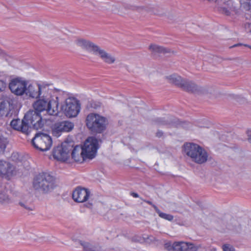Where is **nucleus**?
Here are the masks:
<instances>
[{
	"label": "nucleus",
	"instance_id": "4",
	"mask_svg": "<svg viewBox=\"0 0 251 251\" xmlns=\"http://www.w3.org/2000/svg\"><path fill=\"white\" fill-rule=\"evenodd\" d=\"M107 124L106 118L98 114L90 113L86 119L87 127L93 132H102L105 129Z\"/></svg>",
	"mask_w": 251,
	"mask_h": 251
},
{
	"label": "nucleus",
	"instance_id": "7",
	"mask_svg": "<svg viewBox=\"0 0 251 251\" xmlns=\"http://www.w3.org/2000/svg\"><path fill=\"white\" fill-rule=\"evenodd\" d=\"M80 105L79 101L74 98H69L65 100V104L62 106L66 116L69 118L76 117L79 113Z\"/></svg>",
	"mask_w": 251,
	"mask_h": 251
},
{
	"label": "nucleus",
	"instance_id": "3",
	"mask_svg": "<svg viewBox=\"0 0 251 251\" xmlns=\"http://www.w3.org/2000/svg\"><path fill=\"white\" fill-rule=\"evenodd\" d=\"M54 177L48 173H41L37 175L33 180V186L35 189L48 192L55 187Z\"/></svg>",
	"mask_w": 251,
	"mask_h": 251
},
{
	"label": "nucleus",
	"instance_id": "30",
	"mask_svg": "<svg viewBox=\"0 0 251 251\" xmlns=\"http://www.w3.org/2000/svg\"><path fill=\"white\" fill-rule=\"evenodd\" d=\"M5 148V144L3 143V141L0 140V153L3 152Z\"/></svg>",
	"mask_w": 251,
	"mask_h": 251
},
{
	"label": "nucleus",
	"instance_id": "17",
	"mask_svg": "<svg viewBox=\"0 0 251 251\" xmlns=\"http://www.w3.org/2000/svg\"><path fill=\"white\" fill-rule=\"evenodd\" d=\"M75 44L77 46L93 54L98 46L90 41L82 38L76 39Z\"/></svg>",
	"mask_w": 251,
	"mask_h": 251
},
{
	"label": "nucleus",
	"instance_id": "23",
	"mask_svg": "<svg viewBox=\"0 0 251 251\" xmlns=\"http://www.w3.org/2000/svg\"><path fill=\"white\" fill-rule=\"evenodd\" d=\"M80 243L85 251H100V247L92 242L81 241Z\"/></svg>",
	"mask_w": 251,
	"mask_h": 251
},
{
	"label": "nucleus",
	"instance_id": "25",
	"mask_svg": "<svg viewBox=\"0 0 251 251\" xmlns=\"http://www.w3.org/2000/svg\"><path fill=\"white\" fill-rule=\"evenodd\" d=\"M153 207L154 208V209L156 213L158 214L159 216L165 220H168L169 221H172L174 217L173 215L171 214H166L163 212H162L160 210L158 209V208L155 205H153Z\"/></svg>",
	"mask_w": 251,
	"mask_h": 251
},
{
	"label": "nucleus",
	"instance_id": "20",
	"mask_svg": "<svg viewBox=\"0 0 251 251\" xmlns=\"http://www.w3.org/2000/svg\"><path fill=\"white\" fill-rule=\"evenodd\" d=\"M72 157L76 162H82L87 159L81 146H76L72 150Z\"/></svg>",
	"mask_w": 251,
	"mask_h": 251
},
{
	"label": "nucleus",
	"instance_id": "35",
	"mask_svg": "<svg viewBox=\"0 0 251 251\" xmlns=\"http://www.w3.org/2000/svg\"><path fill=\"white\" fill-rule=\"evenodd\" d=\"M20 205H22V206H24L26 209H29L28 207H26L25 206L24 204H23V203H20Z\"/></svg>",
	"mask_w": 251,
	"mask_h": 251
},
{
	"label": "nucleus",
	"instance_id": "37",
	"mask_svg": "<svg viewBox=\"0 0 251 251\" xmlns=\"http://www.w3.org/2000/svg\"><path fill=\"white\" fill-rule=\"evenodd\" d=\"M146 202H147V203H149L150 204H152L151 202L150 201H146Z\"/></svg>",
	"mask_w": 251,
	"mask_h": 251
},
{
	"label": "nucleus",
	"instance_id": "31",
	"mask_svg": "<svg viewBox=\"0 0 251 251\" xmlns=\"http://www.w3.org/2000/svg\"><path fill=\"white\" fill-rule=\"evenodd\" d=\"M158 122L159 124L161 125H167V123L165 121L163 120L162 119H158Z\"/></svg>",
	"mask_w": 251,
	"mask_h": 251
},
{
	"label": "nucleus",
	"instance_id": "16",
	"mask_svg": "<svg viewBox=\"0 0 251 251\" xmlns=\"http://www.w3.org/2000/svg\"><path fill=\"white\" fill-rule=\"evenodd\" d=\"M199 246L193 244L184 242H176L174 243V251H197Z\"/></svg>",
	"mask_w": 251,
	"mask_h": 251
},
{
	"label": "nucleus",
	"instance_id": "9",
	"mask_svg": "<svg viewBox=\"0 0 251 251\" xmlns=\"http://www.w3.org/2000/svg\"><path fill=\"white\" fill-rule=\"evenodd\" d=\"M87 159H93L96 155L99 148L98 141L93 137H88L82 147Z\"/></svg>",
	"mask_w": 251,
	"mask_h": 251
},
{
	"label": "nucleus",
	"instance_id": "19",
	"mask_svg": "<svg viewBox=\"0 0 251 251\" xmlns=\"http://www.w3.org/2000/svg\"><path fill=\"white\" fill-rule=\"evenodd\" d=\"M7 191L0 192V203L6 205L13 202L14 201H18L19 198L21 197L20 193H13L12 196H10Z\"/></svg>",
	"mask_w": 251,
	"mask_h": 251
},
{
	"label": "nucleus",
	"instance_id": "18",
	"mask_svg": "<svg viewBox=\"0 0 251 251\" xmlns=\"http://www.w3.org/2000/svg\"><path fill=\"white\" fill-rule=\"evenodd\" d=\"M94 54L98 56L106 63L111 64L115 61V57L110 53H108L99 46H98Z\"/></svg>",
	"mask_w": 251,
	"mask_h": 251
},
{
	"label": "nucleus",
	"instance_id": "15",
	"mask_svg": "<svg viewBox=\"0 0 251 251\" xmlns=\"http://www.w3.org/2000/svg\"><path fill=\"white\" fill-rule=\"evenodd\" d=\"M90 196V192L85 188L77 187L73 193V200L77 202H84L87 201Z\"/></svg>",
	"mask_w": 251,
	"mask_h": 251
},
{
	"label": "nucleus",
	"instance_id": "22",
	"mask_svg": "<svg viewBox=\"0 0 251 251\" xmlns=\"http://www.w3.org/2000/svg\"><path fill=\"white\" fill-rule=\"evenodd\" d=\"M11 126L14 129L21 131L24 133L28 131V124L25 120V117L22 121L20 119H14L10 123Z\"/></svg>",
	"mask_w": 251,
	"mask_h": 251
},
{
	"label": "nucleus",
	"instance_id": "33",
	"mask_svg": "<svg viewBox=\"0 0 251 251\" xmlns=\"http://www.w3.org/2000/svg\"><path fill=\"white\" fill-rule=\"evenodd\" d=\"M92 205V203H89V202L86 204V206L88 208H91Z\"/></svg>",
	"mask_w": 251,
	"mask_h": 251
},
{
	"label": "nucleus",
	"instance_id": "14",
	"mask_svg": "<svg viewBox=\"0 0 251 251\" xmlns=\"http://www.w3.org/2000/svg\"><path fill=\"white\" fill-rule=\"evenodd\" d=\"M217 9L222 14L229 15L234 10L233 2L230 0H216Z\"/></svg>",
	"mask_w": 251,
	"mask_h": 251
},
{
	"label": "nucleus",
	"instance_id": "13",
	"mask_svg": "<svg viewBox=\"0 0 251 251\" xmlns=\"http://www.w3.org/2000/svg\"><path fill=\"white\" fill-rule=\"evenodd\" d=\"M14 108V99L11 96H6L0 99V114L8 116Z\"/></svg>",
	"mask_w": 251,
	"mask_h": 251
},
{
	"label": "nucleus",
	"instance_id": "11",
	"mask_svg": "<svg viewBox=\"0 0 251 251\" xmlns=\"http://www.w3.org/2000/svg\"><path fill=\"white\" fill-rule=\"evenodd\" d=\"M27 83L21 78L12 79L9 83V88L12 93L17 96H22L25 93Z\"/></svg>",
	"mask_w": 251,
	"mask_h": 251
},
{
	"label": "nucleus",
	"instance_id": "21",
	"mask_svg": "<svg viewBox=\"0 0 251 251\" xmlns=\"http://www.w3.org/2000/svg\"><path fill=\"white\" fill-rule=\"evenodd\" d=\"M14 167L9 162L0 160V176L8 177L12 175Z\"/></svg>",
	"mask_w": 251,
	"mask_h": 251
},
{
	"label": "nucleus",
	"instance_id": "6",
	"mask_svg": "<svg viewBox=\"0 0 251 251\" xmlns=\"http://www.w3.org/2000/svg\"><path fill=\"white\" fill-rule=\"evenodd\" d=\"M42 112L34 109L29 111L25 114V120L28 124V130L31 127L38 129L43 127L44 121L40 114Z\"/></svg>",
	"mask_w": 251,
	"mask_h": 251
},
{
	"label": "nucleus",
	"instance_id": "32",
	"mask_svg": "<svg viewBox=\"0 0 251 251\" xmlns=\"http://www.w3.org/2000/svg\"><path fill=\"white\" fill-rule=\"evenodd\" d=\"M130 195L134 198H138L139 197L138 194L136 193L132 192V193H131Z\"/></svg>",
	"mask_w": 251,
	"mask_h": 251
},
{
	"label": "nucleus",
	"instance_id": "8",
	"mask_svg": "<svg viewBox=\"0 0 251 251\" xmlns=\"http://www.w3.org/2000/svg\"><path fill=\"white\" fill-rule=\"evenodd\" d=\"M167 78L169 82L177 85L186 91L193 92L196 90L197 87L193 82L186 79H183L181 76L176 74L168 76Z\"/></svg>",
	"mask_w": 251,
	"mask_h": 251
},
{
	"label": "nucleus",
	"instance_id": "34",
	"mask_svg": "<svg viewBox=\"0 0 251 251\" xmlns=\"http://www.w3.org/2000/svg\"><path fill=\"white\" fill-rule=\"evenodd\" d=\"M162 135V133L160 132H158L157 133V136L158 137H160Z\"/></svg>",
	"mask_w": 251,
	"mask_h": 251
},
{
	"label": "nucleus",
	"instance_id": "39",
	"mask_svg": "<svg viewBox=\"0 0 251 251\" xmlns=\"http://www.w3.org/2000/svg\"><path fill=\"white\" fill-rule=\"evenodd\" d=\"M250 48L251 49V47H250Z\"/></svg>",
	"mask_w": 251,
	"mask_h": 251
},
{
	"label": "nucleus",
	"instance_id": "28",
	"mask_svg": "<svg viewBox=\"0 0 251 251\" xmlns=\"http://www.w3.org/2000/svg\"><path fill=\"white\" fill-rule=\"evenodd\" d=\"M6 84L5 81L0 80V92L3 91L6 88Z\"/></svg>",
	"mask_w": 251,
	"mask_h": 251
},
{
	"label": "nucleus",
	"instance_id": "1",
	"mask_svg": "<svg viewBox=\"0 0 251 251\" xmlns=\"http://www.w3.org/2000/svg\"><path fill=\"white\" fill-rule=\"evenodd\" d=\"M29 98L37 99L32 104L33 109L46 111L50 115H56L59 106L57 93L46 83L30 84L25 93Z\"/></svg>",
	"mask_w": 251,
	"mask_h": 251
},
{
	"label": "nucleus",
	"instance_id": "27",
	"mask_svg": "<svg viewBox=\"0 0 251 251\" xmlns=\"http://www.w3.org/2000/svg\"><path fill=\"white\" fill-rule=\"evenodd\" d=\"M174 243L171 242H167L164 244V248L168 251H174Z\"/></svg>",
	"mask_w": 251,
	"mask_h": 251
},
{
	"label": "nucleus",
	"instance_id": "2",
	"mask_svg": "<svg viewBox=\"0 0 251 251\" xmlns=\"http://www.w3.org/2000/svg\"><path fill=\"white\" fill-rule=\"evenodd\" d=\"M183 151L184 154L196 163L202 164L207 160V153L198 144L186 143L183 146Z\"/></svg>",
	"mask_w": 251,
	"mask_h": 251
},
{
	"label": "nucleus",
	"instance_id": "36",
	"mask_svg": "<svg viewBox=\"0 0 251 251\" xmlns=\"http://www.w3.org/2000/svg\"><path fill=\"white\" fill-rule=\"evenodd\" d=\"M171 124H172V125H175V126H176V125H177V124H176V122H172V123H171Z\"/></svg>",
	"mask_w": 251,
	"mask_h": 251
},
{
	"label": "nucleus",
	"instance_id": "5",
	"mask_svg": "<svg viewBox=\"0 0 251 251\" xmlns=\"http://www.w3.org/2000/svg\"><path fill=\"white\" fill-rule=\"evenodd\" d=\"M33 146L41 151L49 150L52 145V139L49 135L39 132L36 134L32 140Z\"/></svg>",
	"mask_w": 251,
	"mask_h": 251
},
{
	"label": "nucleus",
	"instance_id": "26",
	"mask_svg": "<svg viewBox=\"0 0 251 251\" xmlns=\"http://www.w3.org/2000/svg\"><path fill=\"white\" fill-rule=\"evenodd\" d=\"M223 251H235L234 248L229 244L223 245Z\"/></svg>",
	"mask_w": 251,
	"mask_h": 251
},
{
	"label": "nucleus",
	"instance_id": "10",
	"mask_svg": "<svg viewBox=\"0 0 251 251\" xmlns=\"http://www.w3.org/2000/svg\"><path fill=\"white\" fill-rule=\"evenodd\" d=\"M72 149V145L68 142H64L60 146H58L54 149L53 157L59 161H66L69 157L70 152Z\"/></svg>",
	"mask_w": 251,
	"mask_h": 251
},
{
	"label": "nucleus",
	"instance_id": "29",
	"mask_svg": "<svg viewBox=\"0 0 251 251\" xmlns=\"http://www.w3.org/2000/svg\"><path fill=\"white\" fill-rule=\"evenodd\" d=\"M247 140L251 144V128L248 129L246 131Z\"/></svg>",
	"mask_w": 251,
	"mask_h": 251
},
{
	"label": "nucleus",
	"instance_id": "12",
	"mask_svg": "<svg viewBox=\"0 0 251 251\" xmlns=\"http://www.w3.org/2000/svg\"><path fill=\"white\" fill-rule=\"evenodd\" d=\"M74 127L72 122L65 121L56 123L52 128V134L53 135L59 137L63 132H69Z\"/></svg>",
	"mask_w": 251,
	"mask_h": 251
},
{
	"label": "nucleus",
	"instance_id": "24",
	"mask_svg": "<svg viewBox=\"0 0 251 251\" xmlns=\"http://www.w3.org/2000/svg\"><path fill=\"white\" fill-rule=\"evenodd\" d=\"M150 50L153 53H165L168 52L167 50L163 47L154 44H151L149 46Z\"/></svg>",
	"mask_w": 251,
	"mask_h": 251
},
{
	"label": "nucleus",
	"instance_id": "38",
	"mask_svg": "<svg viewBox=\"0 0 251 251\" xmlns=\"http://www.w3.org/2000/svg\"><path fill=\"white\" fill-rule=\"evenodd\" d=\"M2 53V50L0 49V54H1Z\"/></svg>",
	"mask_w": 251,
	"mask_h": 251
}]
</instances>
